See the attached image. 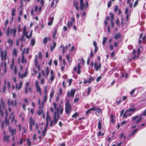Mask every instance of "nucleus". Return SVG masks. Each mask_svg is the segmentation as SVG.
Wrapping results in <instances>:
<instances>
[{
	"instance_id": "nucleus-27",
	"label": "nucleus",
	"mask_w": 146,
	"mask_h": 146,
	"mask_svg": "<svg viewBox=\"0 0 146 146\" xmlns=\"http://www.w3.org/2000/svg\"><path fill=\"white\" fill-rule=\"evenodd\" d=\"M95 107H93L87 110L86 112L87 114H89L92 111H95Z\"/></svg>"
},
{
	"instance_id": "nucleus-63",
	"label": "nucleus",
	"mask_w": 146,
	"mask_h": 146,
	"mask_svg": "<svg viewBox=\"0 0 146 146\" xmlns=\"http://www.w3.org/2000/svg\"><path fill=\"white\" fill-rule=\"evenodd\" d=\"M38 57L40 59H41L42 58V55L41 52H39L38 53Z\"/></svg>"
},
{
	"instance_id": "nucleus-17",
	"label": "nucleus",
	"mask_w": 146,
	"mask_h": 146,
	"mask_svg": "<svg viewBox=\"0 0 146 146\" xmlns=\"http://www.w3.org/2000/svg\"><path fill=\"white\" fill-rule=\"evenodd\" d=\"M58 121V120L56 119L55 117L54 118V120L52 121L50 123V126L51 127L55 125Z\"/></svg>"
},
{
	"instance_id": "nucleus-58",
	"label": "nucleus",
	"mask_w": 146,
	"mask_h": 146,
	"mask_svg": "<svg viewBox=\"0 0 146 146\" xmlns=\"http://www.w3.org/2000/svg\"><path fill=\"white\" fill-rule=\"evenodd\" d=\"M21 4L20 6V8L21 9H23V0H21Z\"/></svg>"
},
{
	"instance_id": "nucleus-28",
	"label": "nucleus",
	"mask_w": 146,
	"mask_h": 146,
	"mask_svg": "<svg viewBox=\"0 0 146 146\" xmlns=\"http://www.w3.org/2000/svg\"><path fill=\"white\" fill-rule=\"evenodd\" d=\"M37 55H36L35 56V58L34 59V62L35 65L36 66L38 65V63L37 60Z\"/></svg>"
},
{
	"instance_id": "nucleus-2",
	"label": "nucleus",
	"mask_w": 146,
	"mask_h": 146,
	"mask_svg": "<svg viewBox=\"0 0 146 146\" xmlns=\"http://www.w3.org/2000/svg\"><path fill=\"white\" fill-rule=\"evenodd\" d=\"M80 9H85L88 7V3L87 0L86 1L85 4L84 3L83 0H80Z\"/></svg>"
},
{
	"instance_id": "nucleus-24",
	"label": "nucleus",
	"mask_w": 146,
	"mask_h": 146,
	"mask_svg": "<svg viewBox=\"0 0 146 146\" xmlns=\"http://www.w3.org/2000/svg\"><path fill=\"white\" fill-rule=\"evenodd\" d=\"M9 137L10 136L9 135H7V136H6V135H4V141L5 142L8 143L9 142Z\"/></svg>"
},
{
	"instance_id": "nucleus-12",
	"label": "nucleus",
	"mask_w": 146,
	"mask_h": 146,
	"mask_svg": "<svg viewBox=\"0 0 146 146\" xmlns=\"http://www.w3.org/2000/svg\"><path fill=\"white\" fill-rule=\"evenodd\" d=\"M59 108H57L56 109V111H55L54 113V118H55V117L56 119L58 120L60 118L59 113Z\"/></svg>"
},
{
	"instance_id": "nucleus-6",
	"label": "nucleus",
	"mask_w": 146,
	"mask_h": 146,
	"mask_svg": "<svg viewBox=\"0 0 146 146\" xmlns=\"http://www.w3.org/2000/svg\"><path fill=\"white\" fill-rule=\"evenodd\" d=\"M37 2L39 4L38 9H41L44 6V0H37Z\"/></svg>"
},
{
	"instance_id": "nucleus-55",
	"label": "nucleus",
	"mask_w": 146,
	"mask_h": 146,
	"mask_svg": "<svg viewBox=\"0 0 146 146\" xmlns=\"http://www.w3.org/2000/svg\"><path fill=\"white\" fill-rule=\"evenodd\" d=\"M94 80V78H90L89 80L88 83L90 84L91 82H93Z\"/></svg>"
},
{
	"instance_id": "nucleus-11",
	"label": "nucleus",
	"mask_w": 146,
	"mask_h": 146,
	"mask_svg": "<svg viewBox=\"0 0 146 146\" xmlns=\"http://www.w3.org/2000/svg\"><path fill=\"white\" fill-rule=\"evenodd\" d=\"M27 75V71L26 70L24 74H21L20 72H19L18 73V75L19 78L23 79L24 78L26 77Z\"/></svg>"
},
{
	"instance_id": "nucleus-15",
	"label": "nucleus",
	"mask_w": 146,
	"mask_h": 146,
	"mask_svg": "<svg viewBox=\"0 0 146 146\" xmlns=\"http://www.w3.org/2000/svg\"><path fill=\"white\" fill-rule=\"evenodd\" d=\"M130 10H125V13L126 15V21H128V18L130 16L131 13Z\"/></svg>"
},
{
	"instance_id": "nucleus-35",
	"label": "nucleus",
	"mask_w": 146,
	"mask_h": 146,
	"mask_svg": "<svg viewBox=\"0 0 146 146\" xmlns=\"http://www.w3.org/2000/svg\"><path fill=\"white\" fill-rule=\"evenodd\" d=\"M47 100V96L46 95H45L44 96V98H43V100L42 102V105H43V104L45 103Z\"/></svg>"
},
{
	"instance_id": "nucleus-1",
	"label": "nucleus",
	"mask_w": 146,
	"mask_h": 146,
	"mask_svg": "<svg viewBox=\"0 0 146 146\" xmlns=\"http://www.w3.org/2000/svg\"><path fill=\"white\" fill-rule=\"evenodd\" d=\"M65 111L66 113L69 115L71 112V107L70 103L68 101L65 104Z\"/></svg>"
},
{
	"instance_id": "nucleus-18",
	"label": "nucleus",
	"mask_w": 146,
	"mask_h": 146,
	"mask_svg": "<svg viewBox=\"0 0 146 146\" xmlns=\"http://www.w3.org/2000/svg\"><path fill=\"white\" fill-rule=\"evenodd\" d=\"M46 126H47L48 124L49 121H51V117L50 115H48V112H47L46 113Z\"/></svg>"
},
{
	"instance_id": "nucleus-8",
	"label": "nucleus",
	"mask_w": 146,
	"mask_h": 146,
	"mask_svg": "<svg viewBox=\"0 0 146 146\" xmlns=\"http://www.w3.org/2000/svg\"><path fill=\"white\" fill-rule=\"evenodd\" d=\"M26 49H24L22 51V58L21 59V62L23 63H25L26 64L27 62V60L26 58H25L24 54L25 52Z\"/></svg>"
},
{
	"instance_id": "nucleus-36",
	"label": "nucleus",
	"mask_w": 146,
	"mask_h": 146,
	"mask_svg": "<svg viewBox=\"0 0 146 146\" xmlns=\"http://www.w3.org/2000/svg\"><path fill=\"white\" fill-rule=\"evenodd\" d=\"M25 36L22 35L21 38H19V40L21 42H25L26 41V38H25Z\"/></svg>"
},
{
	"instance_id": "nucleus-26",
	"label": "nucleus",
	"mask_w": 146,
	"mask_h": 146,
	"mask_svg": "<svg viewBox=\"0 0 146 146\" xmlns=\"http://www.w3.org/2000/svg\"><path fill=\"white\" fill-rule=\"evenodd\" d=\"M17 50L16 48H14L13 50L12 55L15 57L17 56Z\"/></svg>"
},
{
	"instance_id": "nucleus-16",
	"label": "nucleus",
	"mask_w": 146,
	"mask_h": 146,
	"mask_svg": "<svg viewBox=\"0 0 146 146\" xmlns=\"http://www.w3.org/2000/svg\"><path fill=\"white\" fill-rule=\"evenodd\" d=\"M94 68L96 71L98 70H100L101 68V64L100 63L98 64V63L97 62H95L94 64Z\"/></svg>"
},
{
	"instance_id": "nucleus-34",
	"label": "nucleus",
	"mask_w": 146,
	"mask_h": 146,
	"mask_svg": "<svg viewBox=\"0 0 146 146\" xmlns=\"http://www.w3.org/2000/svg\"><path fill=\"white\" fill-rule=\"evenodd\" d=\"M110 120L112 123H113L114 122V119L115 118V117L113 115L111 114L110 115Z\"/></svg>"
},
{
	"instance_id": "nucleus-31",
	"label": "nucleus",
	"mask_w": 146,
	"mask_h": 146,
	"mask_svg": "<svg viewBox=\"0 0 146 146\" xmlns=\"http://www.w3.org/2000/svg\"><path fill=\"white\" fill-rule=\"evenodd\" d=\"M102 123V121L100 120V119L99 120V122L98 123V129H99L100 130L101 129Z\"/></svg>"
},
{
	"instance_id": "nucleus-21",
	"label": "nucleus",
	"mask_w": 146,
	"mask_h": 146,
	"mask_svg": "<svg viewBox=\"0 0 146 146\" xmlns=\"http://www.w3.org/2000/svg\"><path fill=\"white\" fill-rule=\"evenodd\" d=\"M9 131L11 133V136H13L16 133V130L15 129H11L10 127H9Z\"/></svg>"
},
{
	"instance_id": "nucleus-64",
	"label": "nucleus",
	"mask_w": 146,
	"mask_h": 146,
	"mask_svg": "<svg viewBox=\"0 0 146 146\" xmlns=\"http://www.w3.org/2000/svg\"><path fill=\"white\" fill-rule=\"evenodd\" d=\"M78 115V113L76 112L72 116V117H76Z\"/></svg>"
},
{
	"instance_id": "nucleus-41",
	"label": "nucleus",
	"mask_w": 146,
	"mask_h": 146,
	"mask_svg": "<svg viewBox=\"0 0 146 146\" xmlns=\"http://www.w3.org/2000/svg\"><path fill=\"white\" fill-rule=\"evenodd\" d=\"M23 35L26 36L27 38L28 39L27 37L28 36V32L27 31L23 32Z\"/></svg>"
},
{
	"instance_id": "nucleus-22",
	"label": "nucleus",
	"mask_w": 146,
	"mask_h": 146,
	"mask_svg": "<svg viewBox=\"0 0 146 146\" xmlns=\"http://www.w3.org/2000/svg\"><path fill=\"white\" fill-rule=\"evenodd\" d=\"M38 104L39 106V108L41 109L43 108L44 106V104L42 105V102L41 103L40 100V98H38Z\"/></svg>"
},
{
	"instance_id": "nucleus-62",
	"label": "nucleus",
	"mask_w": 146,
	"mask_h": 146,
	"mask_svg": "<svg viewBox=\"0 0 146 146\" xmlns=\"http://www.w3.org/2000/svg\"><path fill=\"white\" fill-rule=\"evenodd\" d=\"M27 142L28 143V146H30L31 145V142L30 141V139H27Z\"/></svg>"
},
{
	"instance_id": "nucleus-3",
	"label": "nucleus",
	"mask_w": 146,
	"mask_h": 146,
	"mask_svg": "<svg viewBox=\"0 0 146 146\" xmlns=\"http://www.w3.org/2000/svg\"><path fill=\"white\" fill-rule=\"evenodd\" d=\"M7 50H1V57L2 61H5L7 59Z\"/></svg>"
},
{
	"instance_id": "nucleus-44",
	"label": "nucleus",
	"mask_w": 146,
	"mask_h": 146,
	"mask_svg": "<svg viewBox=\"0 0 146 146\" xmlns=\"http://www.w3.org/2000/svg\"><path fill=\"white\" fill-rule=\"evenodd\" d=\"M5 122L7 125H9V119L7 118V117H5Z\"/></svg>"
},
{
	"instance_id": "nucleus-20",
	"label": "nucleus",
	"mask_w": 146,
	"mask_h": 146,
	"mask_svg": "<svg viewBox=\"0 0 146 146\" xmlns=\"http://www.w3.org/2000/svg\"><path fill=\"white\" fill-rule=\"evenodd\" d=\"M13 31V29L11 28L10 29L9 27H8L7 28V36H9L10 34L12 35V32Z\"/></svg>"
},
{
	"instance_id": "nucleus-48",
	"label": "nucleus",
	"mask_w": 146,
	"mask_h": 146,
	"mask_svg": "<svg viewBox=\"0 0 146 146\" xmlns=\"http://www.w3.org/2000/svg\"><path fill=\"white\" fill-rule=\"evenodd\" d=\"M35 43V40L34 39H32L31 41V44L32 46H33Z\"/></svg>"
},
{
	"instance_id": "nucleus-56",
	"label": "nucleus",
	"mask_w": 146,
	"mask_h": 146,
	"mask_svg": "<svg viewBox=\"0 0 146 146\" xmlns=\"http://www.w3.org/2000/svg\"><path fill=\"white\" fill-rule=\"evenodd\" d=\"M7 86V88L8 89H10V83L8 81L7 83L6 86Z\"/></svg>"
},
{
	"instance_id": "nucleus-51",
	"label": "nucleus",
	"mask_w": 146,
	"mask_h": 146,
	"mask_svg": "<svg viewBox=\"0 0 146 146\" xmlns=\"http://www.w3.org/2000/svg\"><path fill=\"white\" fill-rule=\"evenodd\" d=\"M55 1L56 4L57 3L58 0H54L52 2L51 4L50 5L51 7H52L53 6L54 4V2Z\"/></svg>"
},
{
	"instance_id": "nucleus-61",
	"label": "nucleus",
	"mask_w": 146,
	"mask_h": 146,
	"mask_svg": "<svg viewBox=\"0 0 146 146\" xmlns=\"http://www.w3.org/2000/svg\"><path fill=\"white\" fill-rule=\"evenodd\" d=\"M128 112H126V111H125V113L123 114V117H124L125 118H126L127 117V113Z\"/></svg>"
},
{
	"instance_id": "nucleus-25",
	"label": "nucleus",
	"mask_w": 146,
	"mask_h": 146,
	"mask_svg": "<svg viewBox=\"0 0 146 146\" xmlns=\"http://www.w3.org/2000/svg\"><path fill=\"white\" fill-rule=\"evenodd\" d=\"M8 104V106L11 105L12 106H13L14 105V103L13 100H12L10 101V99H8L7 100Z\"/></svg>"
},
{
	"instance_id": "nucleus-50",
	"label": "nucleus",
	"mask_w": 146,
	"mask_h": 146,
	"mask_svg": "<svg viewBox=\"0 0 146 146\" xmlns=\"http://www.w3.org/2000/svg\"><path fill=\"white\" fill-rule=\"evenodd\" d=\"M49 68L48 67H47L46 68V75L47 76H48L49 75Z\"/></svg>"
},
{
	"instance_id": "nucleus-54",
	"label": "nucleus",
	"mask_w": 146,
	"mask_h": 146,
	"mask_svg": "<svg viewBox=\"0 0 146 146\" xmlns=\"http://www.w3.org/2000/svg\"><path fill=\"white\" fill-rule=\"evenodd\" d=\"M124 20L123 18L121 19V24L122 25H125L127 24V23H124Z\"/></svg>"
},
{
	"instance_id": "nucleus-57",
	"label": "nucleus",
	"mask_w": 146,
	"mask_h": 146,
	"mask_svg": "<svg viewBox=\"0 0 146 146\" xmlns=\"http://www.w3.org/2000/svg\"><path fill=\"white\" fill-rule=\"evenodd\" d=\"M135 53V49H133V52H132V54H133V59H135V58H136Z\"/></svg>"
},
{
	"instance_id": "nucleus-60",
	"label": "nucleus",
	"mask_w": 146,
	"mask_h": 146,
	"mask_svg": "<svg viewBox=\"0 0 146 146\" xmlns=\"http://www.w3.org/2000/svg\"><path fill=\"white\" fill-rule=\"evenodd\" d=\"M32 31L30 32L29 35H28V36L27 37V38H28V39H29L31 37L32 35Z\"/></svg>"
},
{
	"instance_id": "nucleus-29",
	"label": "nucleus",
	"mask_w": 146,
	"mask_h": 146,
	"mask_svg": "<svg viewBox=\"0 0 146 146\" xmlns=\"http://www.w3.org/2000/svg\"><path fill=\"white\" fill-rule=\"evenodd\" d=\"M52 43L53 44V46H51L50 47V49L51 51H52L53 49L55 48L56 46V43L54 41H53Z\"/></svg>"
},
{
	"instance_id": "nucleus-52",
	"label": "nucleus",
	"mask_w": 146,
	"mask_h": 146,
	"mask_svg": "<svg viewBox=\"0 0 146 146\" xmlns=\"http://www.w3.org/2000/svg\"><path fill=\"white\" fill-rule=\"evenodd\" d=\"M95 111L98 113H100L101 112V110L100 108L95 107Z\"/></svg>"
},
{
	"instance_id": "nucleus-33",
	"label": "nucleus",
	"mask_w": 146,
	"mask_h": 146,
	"mask_svg": "<svg viewBox=\"0 0 146 146\" xmlns=\"http://www.w3.org/2000/svg\"><path fill=\"white\" fill-rule=\"evenodd\" d=\"M121 36L120 33H116L114 36V38L116 39H117L118 38H120Z\"/></svg>"
},
{
	"instance_id": "nucleus-23",
	"label": "nucleus",
	"mask_w": 146,
	"mask_h": 146,
	"mask_svg": "<svg viewBox=\"0 0 146 146\" xmlns=\"http://www.w3.org/2000/svg\"><path fill=\"white\" fill-rule=\"evenodd\" d=\"M73 3L74 6L75 7L76 9H79V7L78 6V2L76 0H73Z\"/></svg>"
},
{
	"instance_id": "nucleus-49",
	"label": "nucleus",
	"mask_w": 146,
	"mask_h": 146,
	"mask_svg": "<svg viewBox=\"0 0 146 146\" xmlns=\"http://www.w3.org/2000/svg\"><path fill=\"white\" fill-rule=\"evenodd\" d=\"M48 41V39L46 37H45L43 39V42L44 43L45 45L47 43Z\"/></svg>"
},
{
	"instance_id": "nucleus-39",
	"label": "nucleus",
	"mask_w": 146,
	"mask_h": 146,
	"mask_svg": "<svg viewBox=\"0 0 146 146\" xmlns=\"http://www.w3.org/2000/svg\"><path fill=\"white\" fill-rule=\"evenodd\" d=\"M107 40V38L106 37H104L103 38V40L102 42V44L104 46L105 43L106 41Z\"/></svg>"
},
{
	"instance_id": "nucleus-37",
	"label": "nucleus",
	"mask_w": 146,
	"mask_h": 146,
	"mask_svg": "<svg viewBox=\"0 0 146 146\" xmlns=\"http://www.w3.org/2000/svg\"><path fill=\"white\" fill-rule=\"evenodd\" d=\"M12 35L13 37H15L16 35V29L15 28L13 29V31Z\"/></svg>"
},
{
	"instance_id": "nucleus-45",
	"label": "nucleus",
	"mask_w": 146,
	"mask_h": 146,
	"mask_svg": "<svg viewBox=\"0 0 146 146\" xmlns=\"http://www.w3.org/2000/svg\"><path fill=\"white\" fill-rule=\"evenodd\" d=\"M57 33V30L56 29L55 30L53 34V38L54 39H56V38L55 37V35Z\"/></svg>"
},
{
	"instance_id": "nucleus-9",
	"label": "nucleus",
	"mask_w": 146,
	"mask_h": 146,
	"mask_svg": "<svg viewBox=\"0 0 146 146\" xmlns=\"http://www.w3.org/2000/svg\"><path fill=\"white\" fill-rule=\"evenodd\" d=\"M23 82L22 81H20L19 84H16L15 85V90L16 91L20 90L22 88Z\"/></svg>"
},
{
	"instance_id": "nucleus-40",
	"label": "nucleus",
	"mask_w": 146,
	"mask_h": 146,
	"mask_svg": "<svg viewBox=\"0 0 146 146\" xmlns=\"http://www.w3.org/2000/svg\"><path fill=\"white\" fill-rule=\"evenodd\" d=\"M54 19L53 17H52L51 18L50 20V21L48 22V25H50L52 24L53 20Z\"/></svg>"
},
{
	"instance_id": "nucleus-14",
	"label": "nucleus",
	"mask_w": 146,
	"mask_h": 146,
	"mask_svg": "<svg viewBox=\"0 0 146 146\" xmlns=\"http://www.w3.org/2000/svg\"><path fill=\"white\" fill-rule=\"evenodd\" d=\"M75 92V90H71V92L68 91L67 92V96L68 97H69L70 96L73 97L74 95Z\"/></svg>"
},
{
	"instance_id": "nucleus-47",
	"label": "nucleus",
	"mask_w": 146,
	"mask_h": 146,
	"mask_svg": "<svg viewBox=\"0 0 146 146\" xmlns=\"http://www.w3.org/2000/svg\"><path fill=\"white\" fill-rule=\"evenodd\" d=\"M138 130V129H136L134 130L133 132L131 133V134L129 135V137H130L131 136H132Z\"/></svg>"
},
{
	"instance_id": "nucleus-42",
	"label": "nucleus",
	"mask_w": 146,
	"mask_h": 146,
	"mask_svg": "<svg viewBox=\"0 0 146 146\" xmlns=\"http://www.w3.org/2000/svg\"><path fill=\"white\" fill-rule=\"evenodd\" d=\"M121 102V99L118 98H117V101H116L115 103L117 104H118Z\"/></svg>"
},
{
	"instance_id": "nucleus-43",
	"label": "nucleus",
	"mask_w": 146,
	"mask_h": 146,
	"mask_svg": "<svg viewBox=\"0 0 146 146\" xmlns=\"http://www.w3.org/2000/svg\"><path fill=\"white\" fill-rule=\"evenodd\" d=\"M54 92V91L53 90H52L51 92H50V99H52L53 98Z\"/></svg>"
},
{
	"instance_id": "nucleus-10",
	"label": "nucleus",
	"mask_w": 146,
	"mask_h": 146,
	"mask_svg": "<svg viewBox=\"0 0 146 146\" xmlns=\"http://www.w3.org/2000/svg\"><path fill=\"white\" fill-rule=\"evenodd\" d=\"M41 10H32L31 15H39L41 11Z\"/></svg>"
},
{
	"instance_id": "nucleus-19",
	"label": "nucleus",
	"mask_w": 146,
	"mask_h": 146,
	"mask_svg": "<svg viewBox=\"0 0 146 146\" xmlns=\"http://www.w3.org/2000/svg\"><path fill=\"white\" fill-rule=\"evenodd\" d=\"M29 91V92L31 93L32 92V90L31 86L29 87H25V94H27Z\"/></svg>"
},
{
	"instance_id": "nucleus-53",
	"label": "nucleus",
	"mask_w": 146,
	"mask_h": 146,
	"mask_svg": "<svg viewBox=\"0 0 146 146\" xmlns=\"http://www.w3.org/2000/svg\"><path fill=\"white\" fill-rule=\"evenodd\" d=\"M38 114L39 115H41L43 113V111L42 110H39L38 112Z\"/></svg>"
},
{
	"instance_id": "nucleus-38",
	"label": "nucleus",
	"mask_w": 146,
	"mask_h": 146,
	"mask_svg": "<svg viewBox=\"0 0 146 146\" xmlns=\"http://www.w3.org/2000/svg\"><path fill=\"white\" fill-rule=\"evenodd\" d=\"M7 42L11 46H12L13 44V41L11 38L7 40Z\"/></svg>"
},
{
	"instance_id": "nucleus-7",
	"label": "nucleus",
	"mask_w": 146,
	"mask_h": 146,
	"mask_svg": "<svg viewBox=\"0 0 146 146\" xmlns=\"http://www.w3.org/2000/svg\"><path fill=\"white\" fill-rule=\"evenodd\" d=\"M134 105H133L128 110L126 111V112H133L135 111L139 110L140 109H136L135 108H133V107Z\"/></svg>"
},
{
	"instance_id": "nucleus-4",
	"label": "nucleus",
	"mask_w": 146,
	"mask_h": 146,
	"mask_svg": "<svg viewBox=\"0 0 146 146\" xmlns=\"http://www.w3.org/2000/svg\"><path fill=\"white\" fill-rule=\"evenodd\" d=\"M35 125V122L32 117H30L29 119V129L31 131L33 130V126Z\"/></svg>"
},
{
	"instance_id": "nucleus-32",
	"label": "nucleus",
	"mask_w": 146,
	"mask_h": 146,
	"mask_svg": "<svg viewBox=\"0 0 146 146\" xmlns=\"http://www.w3.org/2000/svg\"><path fill=\"white\" fill-rule=\"evenodd\" d=\"M138 116H139L138 115H135L133 116L132 118V121L134 122L136 124V122L138 120L137 119V120H136V119L138 117Z\"/></svg>"
},
{
	"instance_id": "nucleus-59",
	"label": "nucleus",
	"mask_w": 146,
	"mask_h": 146,
	"mask_svg": "<svg viewBox=\"0 0 146 146\" xmlns=\"http://www.w3.org/2000/svg\"><path fill=\"white\" fill-rule=\"evenodd\" d=\"M62 90L61 88H60L59 90V93L58 94V96H60L62 95Z\"/></svg>"
},
{
	"instance_id": "nucleus-30",
	"label": "nucleus",
	"mask_w": 146,
	"mask_h": 146,
	"mask_svg": "<svg viewBox=\"0 0 146 146\" xmlns=\"http://www.w3.org/2000/svg\"><path fill=\"white\" fill-rule=\"evenodd\" d=\"M77 68H78V70L77 71V72L78 74H79L80 73V69L81 68V66L80 65V64L79 63H78Z\"/></svg>"
},
{
	"instance_id": "nucleus-46",
	"label": "nucleus",
	"mask_w": 146,
	"mask_h": 146,
	"mask_svg": "<svg viewBox=\"0 0 146 146\" xmlns=\"http://www.w3.org/2000/svg\"><path fill=\"white\" fill-rule=\"evenodd\" d=\"M47 126H46V127H45L44 130L43 131L42 135L44 137L45 136V135L46 133V129H47Z\"/></svg>"
},
{
	"instance_id": "nucleus-13",
	"label": "nucleus",
	"mask_w": 146,
	"mask_h": 146,
	"mask_svg": "<svg viewBox=\"0 0 146 146\" xmlns=\"http://www.w3.org/2000/svg\"><path fill=\"white\" fill-rule=\"evenodd\" d=\"M75 20L73 17H72L71 18V20L69 22H68L67 23L68 27V28L71 27L73 25V23L74 22Z\"/></svg>"
},
{
	"instance_id": "nucleus-5",
	"label": "nucleus",
	"mask_w": 146,
	"mask_h": 146,
	"mask_svg": "<svg viewBox=\"0 0 146 146\" xmlns=\"http://www.w3.org/2000/svg\"><path fill=\"white\" fill-rule=\"evenodd\" d=\"M35 86L37 90V92H39L40 95L42 94L41 89L38 84V81H36Z\"/></svg>"
}]
</instances>
